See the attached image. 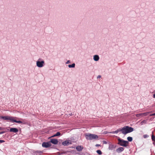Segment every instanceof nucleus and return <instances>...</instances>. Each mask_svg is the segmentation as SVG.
Masks as SVG:
<instances>
[{"label": "nucleus", "instance_id": "obj_23", "mask_svg": "<svg viewBox=\"0 0 155 155\" xmlns=\"http://www.w3.org/2000/svg\"><path fill=\"white\" fill-rule=\"evenodd\" d=\"M5 142V141L2 140H0V143H2Z\"/></svg>", "mask_w": 155, "mask_h": 155}, {"label": "nucleus", "instance_id": "obj_22", "mask_svg": "<svg viewBox=\"0 0 155 155\" xmlns=\"http://www.w3.org/2000/svg\"><path fill=\"white\" fill-rule=\"evenodd\" d=\"M144 138H146L149 137V136L147 134H145L143 135Z\"/></svg>", "mask_w": 155, "mask_h": 155}, {"label": "nucleus", "instance_id": "obj_17", "mask_svg": "<svg viewBox=\"0 0 155 155\" xmlns=\"http://www.w3.org/2000/svg\"><path fill=\"white\" fill-rule=\"evenodd\" d=\"M75 66V63H73L72 64H69L68 65V67L69 68H74Z\"/></svg>", "mask_w": 155, "mask_h": 155}, {"label": "nucleus", "instance_id": "obj_3", "mask_svg": "<svg viewBox=\"0 0 155 155\" xmlns=\"http://www.w3.org/2000/svg\"><path fill=\"white\" fill-rule=\"evenodd\" d=\"M85 136L87 140H97L98 138V137L97 135L94 134H86Z\"/></svg>", "mask_w": 155, "mask_h": 155}, {"label": "nucleus", "instance_id": "obj_4", "mask_svg": "<svg viewBox=\"0 0 155 155\" xmlns=\"http://www.w3.org/2000/svg\"><path fill=\"white\" fill-rule=\"evenodd\" d=\"M118 144L120 145L121 146H122L124 147H127L129 144V142L128 141L125 140L123 139H122L119 138L117 139Z\"/></svg>", "mask_w": 155, "mask_h": 155}, {"label": "nucleus", "instance_id": "obj_7", "mask_svg": "<svg viewBox=\"0 0 155 155\" xmlns=\"http://www.w3.org/2000/svg\"><path fill=\"white\" fill-rule=\"evenodd\" d=\"M51 145L50 142H43L42 143V146L43 147L48 148L50 147Z\"/></svg>", "mask_w": 155, "mask_h": 155}, {"label": "nucleus", "instance_id": "obj_6", "mask_svg": "<svg viewBox=\"0 0 155 155\" xmlns=\"http://www.w3.org/2000/svg\"><path fill=\"white\" fill-rule=\"evenodd\" d=\"M150 113V112H147L146 113H140V114H136L135 115V116L137 117H142L143 116H147L148 115V114Z\"/></svg>", "mask_w": 155, "mask_h": 155}, {"label": "nucleus", "instance_id": "obj_31", "mask_svg": "<svg viewBox=\"0 0 155 155\" xmlns=\"http://www.w3.org/2000/svg\"><path fill=\"white\" fill-rule=\"evenodd\" d=\"M104 143H105V144H107V142L105 141L104 142Z\"/></svg>", "mask_w": 155, "mask_h": 155}, {"label": "nucleus", "instance_id": "obj_26", "mask_svg": "<svg viewBox=\"0 0 155 155\" xmlns=\"http://www.w3.org/2000/svg\"><path fill=\"white\" fill-rule=\"evenodd\" d=\"M101 78V76L100 75H98L97 76V78L98 79V78Z\"/></svg>", "mask_w": 155, "mask_h": 155}, {"label": "nucleus", "instance_id": "obj_21", "mask_svg": "<svg viewBox=\"0 0 155 155\" xmlns=\"http://www.w3.org/2000/svg\"><path fill=\"white\" fill-rule=\"evenodd\" d=\"M96 152L99 155H101L102 154V152L100 150H97Z\"/></svg>", "mask_w": 155, "mask_h": 155}, {"label": "nucleus", "instance_id": "obj_2", "mask_svg": "<svg viewBox=\"0 0 155 155\" xmlns=\"http://www.w3.org/2000/svg\"><path fill=\"white\" fill-rule=\"evenodd\" d=\"M133 130L134 129L132 127L128 126H125L122 128H121V133L124 135L132 132Z\"/></svg>", "mask_w": 155, "mask_h": 155}, {"label": "nucleus", "instance_id": "obj_24", "mask_svg": "<svg viewBox=\"0 0 155 155\" xmlns=\"http://www.w3.org/2000/svg\"><path fill=\"white\" fill-rule=\"evenodd\" d=\"M70 63V61L69 60H68V61L67 62H66V64H69Z\"/></svg>", "mask_w": 155, "mask_h": 155}, {"label": "nucleus", "instance_id": "obj_10", "mask_svg": "<svg viewBox=\"0 0 155 155\" xmlns=\"http://www.w3.org/2000/svg\"><path fill=\"white\" fill-rule=\"evenodd\" d=\"M51 142L54 144H57L58 142V140L56 139H51Z\"/></svg>", "mask_w": 155, "mask_h": 155}, {"label": "nucleus", "instance_id": "obj_20", "mask_svg": "<svg viewBox=\"0 0 155 155\" xmlns=\"http://www.w3.org/2000/svg\"><path fill=\"white\" fill-rule=\"evenodd\" d=\"M151 139L153 142L155 141V136L153 134L152 135Z\"/></svg>", "mask_w": 155, "mask_h": 155}, {"label": "nucleus", "instance_id": "obj_25", "mask_svg": "<svg viewBox=\"0 0 155 155\" xmlns=\"http://www.w3.org/2000/svg\"><path fill=\"white\" fill-rule=\"evenodd\" d=\"M155 116V113L151 114L150 115V116Z\"/></svg>", "mask_w": 155, "mask_h": 155}, {"label": "nucleus", "instance_id": "obj_19", "mask_svg": "<svg viewBox=\"0 0 155 155\" xmlns=\"http://www.w3.org/2000/svg\"><path fill=\"white\" fill-rule=\"evenodd\" d=\"M147 121L146 120H143L141 122L140 124L141 125H143L144 124H145L147 123Z\"/></svg>", "mask_w": 155, "mask_h": 155}, {"label": "nucleus", "instance_id": "obj_5", "mask_svg": "<svg viewBox=\"0 0 155 155\" xmlns=\"http://www.w3.org/2000/svg\"><path fill=\"white\" fill-rule=\"evenodd\" d=\"M45 65L44 61L41 58H39L36 61V65L39 68H42Z\"/></svg>", "mask_w": 155, "mask_h": 155}, {"label": "nucleus", "instance_id": "obj_33", "mask_svg": "<svg viewBox=\"0 0 155 155\" xmlns=\"http://www.w3.org/2000/svg\"><path fill=\"white\" fill-rule=\"evenodd\" d=\"M153 97L155 98V94L153 95Z\"/></svg>", "mask_w": 155, "mask_h": 155}, {"label": "nucleus", "instance_id": "obj_12", "mask_svg": "<svg viewBox=\"0 0 155 155\" xmlns=\"http://www.w3.org/2000/svg\"><path fill=\"white\" fill-rule=\"evenodd\" d=\"M93 59L95 61H97L99 59V56L97 55H95L93 56Z\"/></svg>", "mask_w": 155, "mask_h": 155}, {"label": "nucleus", "instance_id": "obj_8", "mask_svg": "<svg viewBox=\"0 0 155 155\" xmlns=\"http://www.w3.org/2000/svg\"><path fill=\"white\" fill-rule=\"evenodd\" d=\"M71 143L70 140H65L62 143V144L64 146H67Z\"/></svg>", "mask_w": 155, "mask_h": 155}, {"label": "nucleus", "instance_id": "obj_27", "mask_svg": "<svg viewBox=\"0 0 155 155\" xmlns=\"http://www.w3.org/2000/svg\"><path fill=\"white\" fill-rule=\"evenodd\" d=\"M5 132L4 131L1 132H0V134H3L5 133Z\"/></svg>", "mask_w": 155, "mask_h": 155}, {"label": "nucleus", "instance_id": "obj_29", "mask_svg": "<svg viewBox=\"0 0 155 155\" xmlns=\"http://www.w3.org/2000/svg\"><path fill=\"white\" fill-rule=\"evenodd\" d=\"M153 144L155 146V141L153 142Z\"/></svg>", "mask_w": 155, "mask_h": 155}, {"label": "nucleus", "instance_id": "obj_32", "mask_svg": "<svg viewBox=\"0 0 155 155\" xmlns=\"http://www.w3.org/2000/svg\"><path fill=\"white\" fill-rule=\"evenodd\" d=\"M3 128L0 127V130H2Z\"/></svg>", "mask_w": 155, "mask_h": 155}, {"label": "nucleus", "instance_id": "obj_30", "mask_svg": "<svg viewBox=\"0 0 155 155\" xmlns=\"http://www.w3.org/2000/svg\"><path fill=\"white\" fill-rule=\"evenodd\" d=\"M37 152H39V153H42V152L41 151H37Z\"/></svg>", "mask_w": 155, "mask_h": 155}, {"label": "nucleus", "instance_id": "obj_13", "mask_svg": "<svg viewBox=\"0 0 155 155\" xmlns=\"http://www.w3.org/2000/svg\"><path fill=\"white\" fill-rule=\"evenodd\" d=\"M124 149V148L123 147H120L118 148L116 150V151L118 153H120L123 151Z\"/></svg>", "mask_w": 155, "mask_h": 155}, {"label": "nucleus", "instance_id": "obj_15", "mask_svg": "<svg viewBox=\"0 0 155 155\" xmlns=\"http://www.w3.org/2000/svg\"><path fill=\"white\" fill-rule=\"evenodd\" d=\"M119 132H121V128H119L117 130L115 131H113L111 132H110V133L112 134H117Z\"/></svg>", "mask_w": 155, "mask_h": 155}, {"label": "nucleus", "instance_id": "obj_9", "mask_svg": "<svg viewBox=\"0 0 155 155\" xmlns=\"http://www.w3.org/2000/svg\"><path fill=\"white\" fill-rule=\"evenodd\" d=\"M10 131L11 132H13L15 133H17L18 132V130L17 128H11L10 130Z\"/></svg>", "mask_w": 155, "mask_h": 155}, {"label": "nucleus", "instance_id": "obj_18", "mask_svg": "<svg viewBox=\"0 0 155 155\" xmlns=\"http://www.w3.org/2000/svg\"><path fill=\"white\" fill-rule=\"evenodd\" d=\"M127 139L129 141L131 142L133 138H132V137H127Z\"/></svg>", "mask_w": 155, "mask_h": 155}, {"label": "nucleus", "instance_id": "obj_1", "mask_svg": "<svg viewBox=\"0 0 155 155\" xmlns=\"http://www.w3.org/2000/svg\"><path fill=\"white\" fill-rule=\"evenodd\" d=\"M14 118V117L9 116H2L1 117V119L3 120H6L8 121L10 120L12 122H15L17 123H18V124H25L23 122L20 120H15Z\"/></svg>", "mask_w": 155, "mask_h": 155}, {"label": "nucleus", "instance_id": "obj_14", "mask_svg": "<svg viewBox=\"0 0 155 155\" xmlns=\"http://www.w3.org/2000/svg\"><path fill=\"white\" fill-rule=\"evenodd\" d=\"M83 149V147L81 146H79L76 147V149L78 151H81Z\"/></svg>", "mask_w": 155, "mask_h": 155}, {"label": "nucleus", "instance_id": "obj_28", "mask_svg": "<svg viewBox=\"0 0 155 155\" xmlns=\"http://www.w3.org/2000/svg\"><path fill=\"white\" fill-rule=\"evenodd\" d=\"M95 146H96V147H98V146H100V144H96L95 145Z\"/></svg>", "mask_w": 155, "mask_h": 155}, {"label": "nucleus", "instance_id": "obj_11", "mask_svg": "<svg viewBox=\"0 0 155 155\" xmlns=\"http://www.w3.org/2000/svg\"><path fill=\"white\" fill-rule=\"evenodd\" d=\"M116 147V146L114 145L110 144H109L108 148L110 150H112L114 149Z\"/></svg>", "mask_w": 155, "mask_h": 155}, {"label": "nucleus", "instance_id": "obj_16", "mask_svg": "<svg viewBox=\"0 0 155 155\" xmlns=\"http://www.w3.org/2000/svg\"><path fill=\"white\" fill-rule=\"evenodd\" d=\"M61 134L59 132H58L56 133L51 136V137H54L56 136H58L60 135Z\"/></svg>", "mask_w": 155, "mask_h": 155}]
</instances>
